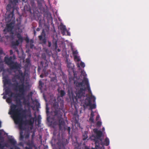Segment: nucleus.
<instances>
[{"instance_id": "1", "label": "nucleus", "mask_w": 149, "mask_h": 149, "mask_svg": "<svg viewBox=\"0 0 149 149\" xmlns=\"http://www.w3.org/2000/svg\"><path fill=\"white\" fill-rule=\"evenodd\" d=\"M15 58V56L10 57L7 56L5 57L4 62L12 70L14 71L15 78L19 80V82L17 83L13 79V82H11L8 76L5 74L4 71L3 73V81L5 91L2 95H4L3 97L4 99H6V95H8L9 97L6 100L8 103H11L12 99H14L16 105L12 104L9 113L11 115L15 123L18 125L19 129L22 130L24 129V123L23 120L22 116L24 110L22 108L21 100L30 88L29 77V74L26 72L24 73H22L20 70L21 65L14 61Z\"/></svg>"}, {"instance_id": "2", "label": "nucleus", "mask_w": 149, "mask_h": 149, "mask_svg": "<svg viewBox=\"0 0 149 149\" xmlns=\"http://www.w3.org/2000/svg\"><path fill=\"white\" fill-rule=\"evenodd\" d=\"M81 74L83 77V80L81 77L77 78L74 74V84L76 86V91L73 92L70 88L68 90V94L71 99L75 98L77 100H79L84 107L85 106H89L91 111V116L93 117L94 112L92 109L96 108V98L92 94L86 72L84 70H82Z\"/></svg>"}, {"instance_id": "3", "label": "nucleus", "mask_w": 149, "mask_h": 149, "mask_svg": "<svg viewBox=\"0 0 149 149\" xmlns=\"http://www.w3.org/2000/svg\"><path fill=\"white\" fill-rule=\"evenodd\" d=\"M14 24L13 22H11L10 24H7L6 28L3 30L4 34H9L10 36H9L6 35L5 37H1L0 36V41L6 42V40L7 41L9 39H14L16 37L18 39V40L15 42H12V44L14 45H18L20 43L22 42L23 38L21 36L20 34L22 31L19 29H16L14 28Z\"/></svg>"}, {"instance_id": "4", "label": "nucleus", "mask_w": 149, "mask_h": 149, "mask_svg": "<svg viewBox=\"0 0 149 149\" xmlns=\"http://www.w3.org/2000/svg\"><path fill=\"white\" fill-rule=\"evenodd\" d=\"M58 103L55 102L54 104L53 108L55 110L54 111L55 116H58L60 118H61L62 114L60 113V109L58 108Z\"/></svg>"}, {"instance_id": "5", "label": "nucleus", "mask_w": 149, "mask_h": 149, "mask_svg": "<svg viewBox=\"0 0 149 149\" xmlns=\"http://www.w3.org/2000/svg\"><path fill=\"white\" fill-rule=\"evenodd\" d=\"M28 117L29 118V120L27 121V123L28 124L31 126V129H32L33 126V125L34 123L35 120L36 119V116L35 114V117L33 118L32 117L31 113L30 112L28 116Z\"/></svg>"}, {"instance_id": "6", "label": "nucleus", "mask_w": 149, "mask_h": 149, "mask_svg": "<svg viewBox=\"0 0 149 149\" xmlns=\"http://www.w3.org/2000/svg\"><path fill=\"white\" fill-rule=\"evenodd\" d=\"M72 53L73 55L74 56V60L75 61H80V58L77 55L78 52L77 50H75L73 49V48H72Z\"/></svg>"}, {"instance_id": "7", "label": "nucleus", "mask_w": 149, "mask_h": 149, "mask_svg": "<svg viewBox=\"0 0 149 149\" xmlns=\"http://www.w3.org/2000/svg\"><path fill=\"white\" fill-rule=\"evenodd\" d=\"M45 34L44 31V30H43L41 35L39 36V38L41 41L42 42V43L45 44L46 42V39L45 38Z\"/></svg>"}, {"instance_id": "8", "label": "nucleus", "mask_w": 149, "mask_h": 149, "mask_svg": "<svg viewBox=\"0 0 149 149\" xmlns=\"http://www.w3.org/2000/svg\"><path fill=\"white\" fill-rule=\"evenodd\" d=\"M59 122V125L60 128L61 129L63 127H64L65 123L63 119L62 118H60Z\"/></svg>"}, {"instance_id": "9", "label": "nucleus", "mask_w": 149, "mask_h": 149, "mask_svg": "<svg viewBox=\"0 0 149 149\" xmlns=\"http://www.w3.org/2000/svg\"><path fill=\"white\" fill-rule=\"evenodd\" d=\"M80 61H79L78 62L77 61H76L77 62V67L78 68H79L80 67V66H81V67H82L83 68L85 66V65L84 63L82 62H81L80 63H79V62Z\"/></svg>"}, {"instance_id": "10", "label": "nucleus", "mask_w": 149, "mask_h": 149, "mask_svg": "<svg viewBox=\"0 0 149 149\" xmlns=\"http://www.w3.org/2000/svg\"><path fill=\"white\" fill-rule=\"evenodd\" d=\"M60 29L62 31L63 34L64 35L66 32V31H67L65 26L63 25H61L60 27Z\"/></svg>"}, {"instance_id": "11", "label": "nucleus", "mask_w": 149, "mask_h": 149, "mask_svg": "<svg viewBox=\"0 0 149 149\" xmlns=\"http://www.w3.org/2000/svg\"><path fill=\"white\" fill-rule=\"evenodd\" d=\"M27 144L29 147H26V149H32V147L33 145V142H31L30 143H28Z\"/></svg>"}, {"instance_id": "12", "label": "nucleus", "mask_w": 149, "mask_h": 149, "mask_svg": "<svg viewBox=\"0 0 149 149\" xmlns=\"http://www.w3.org/2000/svg\"><path fill=\"white\" fill-rule=\"evenodd\" d=\"M53 45L55 47V49H56L57 48V41L56 39H54L53 41Z\"/></svg>"}, {"instance_id": "13", "label": "nucleus", "mask_w": 149, "mask_h": 149, "mask_svg": "<svg viewBox=\"0 0 149 149\" xmlns=\"http://www.w3.org/2000/svg\"><path fill=\"white\" fill-rule=\"evenodd\" d=\"M58 91L59 93L60 94L61 96V98H62L63 96L65 95V93L63 91L60 90L59 89H58Z\"/></svg>"}, {"instance_id": "14", "label": "nucleus", "mask_w": 149, "mask_h": 149, "mask_svg": "<svg viewBox=\"0 0 149 149\" xmlns=\"http://www.w3.org/2000/svg\"><path fill=\"white\" fill-rule=\"evenodd\" d=\"M10 142L14 146H15L16 144V141L13 139H10L9 140Z\"/></svg>"}, {"instance_id": "15", "label": "nucleus", "mask_w": 149, "mask_h": 149, "mask_svg": "<svg viewBox=\"0 0 149 149\" xmlns=\"http://www.w3.org/2000/svg\"><path fill=\"white\" fill-rule=\"evenodd\" d=\"M88 138L87 133L86 132H85V134L83 135V139L84 140H86Z\"/></svg>"}, {"instance_id": "16", "label": "nucleus", "mask_w": 149, "mask_h": 149, "mask_svg": "<svg viewBox=\"0 0 149 149\" xmlns=\"http://www.w3.org/2000/svg\"><path fill=\"white\" fill-rule=\"evenodd\" d=\"M74 145L76 146L74 149H80L79 146L77 143H74Z\"/></svg>"}, {"instance_id": "17", "label": "nucleus", "mask_w": 149, "mask_h": 149, "mask_svg": "<svg viewBox=\"0 0 149 149\" xmlns=\"http://www.w3.org/2000/svg\"><path fill=\"white\" fill-rule=\"evenodd\" d=\"M23 132H22L21 131L20 132V140H22L23 138V136L22 135Z\"/></svg>"}, {"instance_id": "18", "label": "nucleus", "mask_w": 149, "mask_h": 149, "mask_svg": "<svg viewBox=\"0 0 149 149\" xmlns=\"http://www.w3.org/2000/svg\"><path fill=\"white\" fill-rule=\"evenodd\" d=\"M102 125V122L100 121H98L97 123V127H100Z\"/></svg>"}, {"instance_id": "19", "label": "nucleus", "mask_w": 149, "mask_h": 149, "mask_svg": "<svg viewBox=\"0 0 149 149\" xmlns=\"http://www.w3.org/2000/svg\"><path fill=\"white\" fill-rule=\"evenodd\" d=\"M89 121L92 123H93L94 121L93 117L91 116V117H90V119H89Z\"/></svg>"}, {"instance_id": "20", "label": "nucleus", "mask_w": 149, "mask_h": 149, "mask_svg": "<svg viewBox=\"0 0 149 149\" xmlns=\"http://www.w3.org/2000/svg\"><path fill=\"white\" fill-rule=\"evenodd\" d=\"M10 2H11V3H16L18 2V0H14L13 1V2H12V0H10Z\"/></svg>"}, {"instance_id": "21", "label": "nucleus", "mask_w": 149, "mask_h": 149, "mask_svg": "<svg viewBox=\"0 0 149 149\" xmlns=\"http://www.w3.org/2000/svg\"><path fill=\"white\" fill-rule=\"evenodd\" d=\"M46 113H48L49 112V108L48 107V106H47V104L46 105Z\"/></svg>"}, {"instance_id": "22", "label": "nucleus", "mask_w": 149, "mask_h": 149, "mask_svg": "<svg viewBox=\"0 0 149 149\" xmlns=\"http://www.w3.org/2000/svg\"><path fill=\"white\" fill-rule=\"evenodd\" d=\"M10 8H11L10 5V4H8L7 5L6 8H7V10H8V9H9Z\"/></svg>"}, {"instance_id": "23", "label": "nucleus", "mask_w": 149, "mask_h": 149, "mask_svg": "<svg viewBox=\"0 0 149 149\" xmlns=\"http://www.w3.org/2000/svg\"><path fill=\"white\" fill-rule=\"evenodd\" d=\"M100 118V116L99 114H98L96 117V120H98Z\"/></svg>"}, {"instance_id": "24", "label": "nucleus", "mask_w": 149, "mask_h": 149, "mask_svg": "<svg viewBox=\"0 0 149 149\" xmlns=\"http://www.w3.org/2000/svg\"><path fill=\"white\" fill-rule=\"evenodd\" d=\"M39 85L40 86H42L43 84L42 82L41 81H39Z\"/></svg>"}, {"instance_id": "25", "label": "nucleus", "mask_w": 149, "mask_h": 149, "mask_svg": "<svg viewBox=\"0 0 149 149\" xmlns=\"http://www.w3.org/2000/svg\"><path fill=\"white\" fill-rule=\"evenodd\" d=\"M66 32L67 33V35L68 36H70V32H69L68 31H66Z\"/></svg>"}, {"instance_id": "26", "label": "nucleus", "mask_w": 149, "mask_h": 149, "mask_svg": "<svg viewBox=\"0 0 149 149\" xmlns=\"http://www.w3.org/2000/svg\"><path fill=\"white\" fill-rule=\"evenodd\" d=\"M51 42L49 41L48 42V46L49 47H51Z\"/></svg>"}, {"instance_id": "27", "label": "nucleus", "mask_w": 149, "mask_h": 149, "mask_svg": "<svg viewBox=\"0 0 149 149\" xmlns=\"http://www.w3.org/2000/svg\"><path fill=\"white\" fill-rule=\"evenodd\" d=\"M68 132L69 133H70V127H68Z\"/></svg>"}, {"instance_id": "28", "label": "nucleus", "mask_w": 149, "mask_h": 149, "mask_svg": "<svg viewBox=\"0 0 149 149\" xmlns=\"http://www.w3.org/2000/svg\"><path fill=\"white\" fill-rule=\"evenodd\" d=\"M10 54H13V52L12 50H10Z\"/></svg>"}, {"instance_id": "29", "label": "nucleus", "mask_w": 149, "mask_h": 149, "mask_svg": "<svg viewBox=\"0 0 149 149\" xmlns=\"http://www.w3.org/2000/svg\"><path fill=\"white\" fill-rule=\"evenodd\" d=\"M69 64H71V65H72L73 64L71 63H70L69 64H68V67L69 68H70V66H69Z\"/></svg>"}, {"instance_id": "30", "label": "nucleus", "mask_w": 149, "mask_h": 149, "mask_svg": "<svg viewBox=\"0 0 149 149\" xmlns=\"http://www.w3.org/2000/svg\"><path fill=\"white\" fill-rule=\"evenodd\" d=\"M26 40L27 42H29V39H27V38H26Z\"/></svg>"}, {"instance_id": "31", "label": "nucleus", "mask_w": 149, "mask_h": 149, "mask_svg": "<svg viewBox=\"0 0 149 149\" xmlns=\"http://www.w3.org/2000/svg\"><path fill=\"white\" fill-rule=\"evenodd\" d=\"M61 103L63 104V98H62V99H61Z\"/></svg>"}, {"instance_id": "32", "label": "nucleus", "mask_w": 149, "mask_h": 149, "mask_svg": "<svg viewBox=\"0 0 149 149\" xmlns=\"http://www.w3.org/2000/svg\"><path fill=\"white\" fill-rule=\"evenodd\" d=\"M40 28H38L37 29V31H40Z\"/></svg>"}, {"instance_id": "33", "label": "nucleus", "mask_w": 149, "mask_h": 149, "mask_svg": "<svg viewBox=\"0 0 149 149\" xmlns=\"http://www.w3.org/2000/svg\"><path fill=\"white\" fill-rule=\"evenodd\" d=\"M40 77L41 78H43V77L42 75L41 74L40 75Z\"/></svg>"}, {"instance_id": "34", "label": "nucleus", "mask_w": 149, "mask_h": 149, "mask_svg": "<svg viewBox=\"0 0 149 149\" xmlns=\"http://www.w3.org/2000/svg\"><path fill=\"white\" fill-rule=\"evenodd\" d=\"M105 131V129L104 127L103 128V131L104 132Z\"/></svg>"}, {"instance_id": "35", "label": "nucleus", "mask_w": 149, "mask_h": 149, "mask_svg": "<svg viewBox=\"0 0 149 149\" xmlns=\"http://www.w3.org/2000/svg\"><path fill=\"white\" fill-rule=\"evenodd\" d=\"M58 52H60L61 51V50L59 49H58Z\"/></svg>"}, {"instance_id": "36", "label": "nucleus", "mask_w": 149, "mask_h": 149, "mask_svg": "<svg viewBox=\"0 0 149 149\" xmlns=\"http://www.w3.org/2000/svg\"><path fill=\"white\" fill-rule=\"evenodd\" d=\"M34 34H35H35H36V31H34Z\"/></svg>"}, {"instance_id": "37", "label": "nucleus", "mask_w": 149, "mask_h": 149, "mask_svg": "<svg viewBox=\"0 0 149 149\" xmlns=\"http://www.w3.org/2000/svg\"><path fill=\"white\" fill-rule=\"evenodd\" d=\"M60 98V97H58V100H59V99Z\"/></svg>"}, {"instance_id": "38", "label": "nucleus", "mask_w": 149, "mask_h": 149, "mask_svg": "<svg viewBox=\"0 0 149 149\" xmlns=\"http://www.w3.org/2000/svg\"><path fill=\"white\" fill-rule=\"evenodd\" d=\"M38 117H39V118H40V117H41V116H38Z\"/></svg>"}, {"instance_id": "39", "label": "nucleus", "mask_w": 149, "mask_h": 149, "mask_svg": "<svg viewBox=\"0 0 149 149\" xmlns=\"http://www.w3.org/2000/svg\"><path fill=\"white\" fill-rule=\"evenodd\" d=\"M29 137V136H27L26 137V138H28Z\"/></svg>"}]
</instances>
